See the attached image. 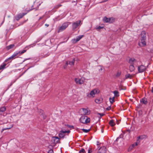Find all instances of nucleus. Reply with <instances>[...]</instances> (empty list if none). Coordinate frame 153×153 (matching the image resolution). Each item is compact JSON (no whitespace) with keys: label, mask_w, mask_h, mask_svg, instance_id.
Masks as SVG:
<instances>
[{"label":"nucleus","mask_w":153,"mask_h":153,"mask_svg":"<svg viewBox=\"0 0 153 153\" xmlns=\"http://www.w3.org/2000/svg\"><path fill=\"white\" fill-rule=\"evenodd\" d=\"M99 92V91L97 89H94L91 91L90 93H86L87 97L90 98L94 97L95 94H98Z\"/></svg>","instance_id":"f257e3e1"},{"label":"nucleus","mask_w":153,"mask_h":153,"mask_svg":"<svg viewBox=\"0 0 153 153\" xmlns=\"http://www.w3.org/2000/svg\"><path fill=\"white\" fill-rule=\"evenodd\" d=\"M141 38L140 43L143 46H145L146 45V33L145 31H143L141 33Z\"/></svg>","instance_id":"f03ea898"},{"label":"nucleus","mask_w":153,"mask_h":153,"mask_svg":"<svg viewBox=\"0 0 153 153\" xmlns=\"http://www.w3.org/2000/svg\"><path fill=\"white\" fill-rule=\"evenodd\" d=\"M70 24V22H66L63 23L59 28L58 32L59 33L65 30Z\"/></svg>","instance_id":"7ed1b4c3"},{"label":"nucleus","mask_w":153,"mask_h":153,"mask_svg":"<svg viewBox=\"0 0 153 153\" xmlns=\"http://www.w3.org/2000/svg\"><path fill=\"white\" fill-rule=\"evenodd\" d=\"M26 50H23L21 51H16L10 57L7 58V59H6L5 61L7 62L8 60H9L10 59H13L14 57H15V56H16L17 55H18V54L20 53V54H22L25 52H26Z\"/></svg>","instance_id":"20e7f679"},{"label":"nucleus","mask_w":153,"mask_h":153,"mask_svg":"<svg viewBox=\"0 0 153 153\" xmlns=\"http://www.w3.org/2000/svg\"><path fill=\"white\" fill-rule=\"evenodd\" d=\"M80 121L83 123H87L90 122V119L86 116H82L79 119Z\"/></svg>","instance_id":"39448f33"},{"label":"nucleus","mask_w":153,"mask_h":153,"mask_svg":"<svg viewBox=\"0 0 153 153\" xmlns=\"http://www.w3.org/2000/svg\"><path fill=\"white\" fill-rule=\"evenodd\" d=\"M81 23V21L80 20L77 21L73 23L72 25V28L73 30H74L76 28H77L80 25Z\"/></svg>","instance_id":"423d86ee"},{"label":"nucleus","mask_w":153,"mask_h":153,"mask_svg":"<svg viewBox=\"0 0 153 153\" xmlns=\"http://www.w3.org/2000/svg\"><path fill=\"white\" fill-rule=\"evenodd\" d=\"M70 132L69 130L65 131H60L59 134V136L60 138H63L65 136V133H69Z\"/></svg>","instance_id":"0eeeda50"},{"label":"nucleus","mask_w":153,"mask_h":153,"mask_svg":"<svg viewBox=\"0 0 153 153\" xmlns=\"http://www.w3.org/2000/svg\"><path fill=\"white\" fill-rule=\"evenodd\" d=\"M146 66L143 65H141L138 66V71L139 73H142L146 70Z\"/></svg>","instance_id":"6e6552de"},{"label":"nucleus","mask_w":153,"mask_h":153,"mask_svg":"<svg viewBox=\"0 0 153 153\" xmlns=\"http://www.w3.org/2000/svg\"><path fill=\"white\" fill-rule=\"evenodd\" d=\"M85 79L83 78H81L80 79L75 78V81L77 84H82L85 81Z\"/></svg>","instance_id":"1a4fd4ad"},{"label":"nucleus","mask_w":153,"mask_h":153,"mask_svg":"<svg viewBox=\"0 0 153 153\" xmlns=\"http://www.w3.org/2000/svg\"><path fill=\"white\" fill-rule=\"evenodd\" d=\"M106 152V148L105 146L100 148L98 151V153H105Z\"/></svg>","instance_id":"9d476101"},{"label":"nucleus","mask_w":153,"mask_h":153,"mask_svg":"<svg viewBox=\"0 0 153 153\" xmlns=\"http://www.w3.org/2000/svg\"><path fill=\"white\" fill-rule=\"evenodd\" d=\"M112 18H108L106 17L105 16L103 19V20L105 22H109L111 23L112 22Z\"/></svg>","instance_id":"9b49d317"},{"label":"nucleus","mask_w":153,"mask_h":153,"mask_svg":"<svg viewBox=\"0 0 153 153\" xmlns=\"http://www.w3.org/2000/svg\"><path fill=\"white\" fill-rule=\"evenodd\" d=\"M75 59H74L71 61H68L66 63V65H68V64L70 65L71 66H72L74 65L75 62Z\"/></svg>","instance_id":"f8f14e48"},{"label":"nucleus","mask_w":153,"mask_h":153,"mask_svg":"<svg viewBox=\"0 0 153 153\" xmlns=\"http://www.w3.org/2000/svg\"><path fill=\"white\" fill-rule=\"evenodd\" d=\"M59 138L57 137H53L52 139V141L54 143H56L59 141Z\"/></svg>","instance_id":"ddd939ff"},{"label":"nucleus","mask_w":153,"mask_h":153,"mask_svg":"<svg viewBox=\"0 0 153 153\" xmlns=\"http://www.w3.org/2000/svg\"><path fill=\"white\" fill-rule=\"evenodd\" d=\"M26 14V13H20L18 14L16 18V20H18L19 19L22 18L24 15Z\"/></svg>","instance_id":"4468645a"},{"label":"nucleus","mask_w":153,"mask_h":153,"mask_svg":"<svg viewBox=\"0 0 153 153\" xmlns=\"http://www.w3.org/2000/svg\"><path fill=\"white\" fill-rule=\"evenodd\" d=\"M147 136L145 135H143L138 136L137 138L139 140L140 139L143 140L147 138Z\"/></svg>","instance_id":"2eb2a0df"},{"label":"nucleus","mask_w":153,"mask_h":153,"mask_svg":"<svg viewBox=\"0 0 153 153\" xmlns=\"http://www.w3.org/2000/svg\"><path fill=\"white\" fill-rule=\"evenodd\" d=\"M82 110L83 113L85 114H90V113L89 111L87 109L85 108H82Z\"/></svg>","instance_id":"dca6fc26"},{"label":"nucleus","mask_w":153,"mask_h":153,"mask_svg":"<svg viewBox=\"0 0 153 153\" xmlns=\"http://www.w3.org/2000/svg\"><path fill=\"white\" fill-rule=\"evenodd\" d=\"M6 65V64L4 63H3L1 64L0 66V70L2 69H4L5 68V66Z\"/></svg>","instance_id":"f3484780"},{"label":"nucleus","mask_w":153,"mask_h":153,"mask_svg":"<svg viewBox=\"0 0 153 153\" xmlns=\"http://www.w3.org/2000/svg\"><path fill=\"white\" fill-rule=\"evenodd\" d=\"M129 69L131 72H132L134 70L135 68L133 64L131 65H130Z\"/></svg>","instance_id":"a211bd4d"},{"label":"nucleus","mask_w":153,"mask_h":153,"mask_svg":"<svg viewBox=\"0 0 153 153\" xmlns=\"http://www.w3.org/2000/svg\"><path fill=\"white\" fill-rule=\"evenodd\" d=\"M109 124L111 126H113L115 125V123L114 122V120H111L109 121Z\"/></svg>","instance_id":"6ab92c4d"},{"label":"nucleus","mask_w":153,"mask_h":153,"mask_svg":"<svg viewBox=\"0 0 153 153\" xmlns=\"http://www.w3.org/2000/svg\"><path fill=\"white\" fill-rule=\"evenodd\" d=\"M14 45L13 44L10 45L9 46L6 47V48L7 50H9V49L13 48L14 46Z\"/></svg>","instance_id":"aec40b11"},{"label":"nucleus","mask_w":153,"mask_h":153,"mask_svg":"<svg viewBox=\"0 0 153 153\" xmlns=\"http://www.w3.org/2000/svg\"><path fill=\"white\" fill-rule=\"evenodd\" d=\"M135 60V59L134 58H131L129 60V62L131 65L133 64Z\"/></svg>","instance_id":"412c9836"},{"label":"nucleus","mask_w":153,"mask_h":153,"mask_svg":"<svg viewBox=\"0 0 153 153\" xmlns=\"http://www.w3.org/2000/svg\"><path fill=\"white\" fill-rule=\"evenodd\" d=\"M113 93L116 97H118L119 96V92L118 91H113Z\"/></svg>","instance_id":"4be33fe9"},{"label":"nucleus","mask_w":153,"mask_h":153,"mask_svg":"<svg viewBox=\"0 0 153 153\" xmlns=\"http://www.w3.org/2000/svg\"><path fill=\"white\" fill-rule=\"evenodd\" d=\"M83 36L82 35H80L78 36H77L76 38V42L79 41L82 37Z\"/></svg>","instance_id":"5701e85b"},{"label":"nucleus","mask_w":153,"mask_h":153,"mask_svg":"<svg viewBox=\"0 0 153 153\" xmlns=\"http://www.w3.org/2000/svg\"><path fill=\"white\" fill-rule=\"evenodd\" d=\"M6 110V108L4 107H3L0 108V112H4Z\"/></svg>","instance_id":"b1692460"},{"label":"nucleus","mask_w":153,"mask_h":153,"mask_svg":"<svg viewBox=\"0 0 153 153\" xmlns=\"http://www.w3.org/2000/svg\"><path fill=\"white\" fill-rule=\"evenodd\" d=\"M141 102L144 104H146L147 103L146 100L144 98H142V99Z\"/></svg>","instance_id":"393cba45"},{"label":"nucleus","mask_w":153,"mask_h":153,"mask_svg":"<svg viewBox=\"0 0 153 153\" xmlns=\"http://www.w3.org/2000/svg\"><path fill=\"white\" fill-rule=\"evenodd\" d=\"M109 101L112 104L114 102V97H113V98H109Z\"/></svg>","instance_id":"a878e982"},{"label":"nucleus","mask_w":153,"mask_h":153,"mask_svg":"<svg viewBox=\"0 0 153 153\" xmlns=\"http://www.w3.org/2000/svg\"><path fill=\"white\" fill-rule=\"evenodd\" d=\"M82 130L85 133H87L90 130V129H82Z\"/></svg>","instance_id":"bb28decb"},{"label":"nucleus","mask_w":153,"mask_h":153,"mask_svg":"<svg viewBox=\"0 0 153 153\" xmlns=\"http://www.w3.org/2000/svg\"><path fill=\"white\" fill-rule=\"evenodd\" d=\"M121 74V72H118L116 74V76L117 77H118L120 76Z\"/></svg>","instance_id":"cd10ccee"},{"label":"nucleus","mask_w":153,"mask_h":153,"mask_svg":"<svg viewBox=\"0 0 153 153\" xmlns=\"http://www.w3.org/2000/svg\"><path fill=\"white\" fill-rule=\"evenodd\" d=\"M80 153H84L85 152V150L84 149H82L79 152Z\"/></svg>","instance_id":"c85d7f7f"},{"label":"nucleus","mask_w":153,"mask_h":153,"mask_svg":"<svg viewBox=\"0 0 153 153\" xmlns=\"http://www.w3.org/2000/svg\"><path fill=\"white\" fill-rule=\"evenodd\" d=\"M131 76L130 74H128L126 75L125 76V78L126 79H127L128 78H129L131 77Z\"/></svg>","instance_id":"c756f323"},{"label":"nucleus","mask_w":153,"mask_h":153,"mask_svg":"<svg viewBox=\"0 0 153 153\" xmlns=\"http://www.w3.org/2000/svg\"><path fill=\"white\" fill-rule=\"evenodd\" d=\"M95 102L97 103H100V100L98 99H96L95 100Z\"/></svg>","instance_id":"7c9ffc66"},{"label":"nucleus","mask_w":153,"mask_h":153,"mask_svg":"<svg viewBox=\"0 0 153 153\" xmlns=\"http://www.w3.org/2000/svg\"><path fill=\"white\" fill-rule=\"evenodd\" d=\"M76 39H74L72 40V42L73 43H76L77 42H76Z\"/></svg>","instance_id":"2f4dec72"},{"label":"nucleus","mask_w":153,"mask_h":153,"mask_svg":"<svg viewBox=\"0 0 153 153\" xmlns=\"http://www.w3.org/2000/svg\"><path fill=\"white\" fill-rule=\"evenodd\" d=\"M103 28V27H101V26H99L97 27L96 29L98 30H100V29H102Z\"/></svg>","instance_id":"473e14b6"},{"label":"nucleus","mask_w":153,"mask_h":153,"mask_svg":"<svg viewBox=\"0 0 153 153\" xmlns=\"http://www.w3.org/2000/svg\"><path fill=\"white\" fill-rule=\"evenodd\" d=\"M48 153H53V150L52 149L49 150L48 151Z\"/></svg>","instance_id":"72a5a7b5"},{"label":"nucleus","mask_w":153,"mask_h":153,"mask_svg":"<svg viewBox=\"0 0 153 153\" xmlns=\"http://www.w3.org/2000/svg\"><path fill=\"white\" fill-rule=\"evenodd\" d=\"M140 142V140H139L138 139L137 140L136 142L135 143L136 144V145H138L139 144Z\"/></svg>","instance_id":"f704fd0d"},{"label":"nucleus","mask_w":153,"mask_h":153,"mask_svg":"<svg viewBox=\"0 0 153 153\" xmlns=\"http://www.w3.org/2000/svg\"><path fill=\"white\" fill-rule=\"evenodd\" d=\"M98 114H99V115H100V117H101L102 116H103L104 115V114L103 113H98Z\"/></svg>","instance_id":"c9c22d12"},{"label":"nucleus","mask_w":153,"mask_h":153,"mask_svg":"<svg viewBox=\"0 0 153 153\" xmlns=\"http://www.w3.org/2000/svg\"><path fill=\"white\" fill-rule=\"evenodd\" d=\"M13 126V125H11L10 126V127L6 128H5L4 129V130L9 129L10 128H11Z\"/></svg>","instance_id":"e433bc0d"},{"label":"nucleus","mask_w":153,"mask_h":153,"mask_svg":"<svg viewBox=\"0 0 153 153\" xmlns=\"http://www.w3.org/2000/svg\"><path fill=\"white\" fill-rule=\"evenodd\" d=\"M61 6V5L59 4V5H57V6H56V7H55L56 9H57V8H59V7H60Z\"/></svg>","instance_id":"4c0bfd02"},{"label":"nucleus","mask_w":153,"mask_h":153,"mask_svg":"<svg viewBox=\"0 0 153 153\" xmlns=\"http://www.w3.org/2000/svg\"><path fill=\"white\" fill-rule=\"evenodd\" d=\"M111 109V107L110 106L106 108V110H109Z\"/></svg>","instance_id":"58836bf2"},{"label":"nucleus","mask_w":153,"mask_h":153,"mask_svg":"<svg viewBox=\"0 0 153 153\" xmlns=\"http://www.w3.org/2000/svg\"><path fill=\"white\" fill-rule=\"evenodd\" d=\"M91 149H89L88 150V153H91Z\"/></svg>","instance_id":"ea45409f"},{"label":"nucleus","mask_w":153,"mask_h":153,"mask_svg":"<svg viewBox=\"0 0 153 153\" xmlns=\"http://www.w3.org/2000/svg\"><path fill=\"white\" fill-rule=\"evenodd\" d=\"M121 138V137H120V136H119V137H118L117 138L116 140H115V141H117L118 140V139H119V138Z\"/></svg>","instance_id":"a19ab883"},{"label":"nucleus","mask_w":153,"mask_h":153,"mask_svg":"<svg viewBox=\"0 0 153 153\" xmlns=\"http://www.w3.org/2000/svg\"><path fill=\"white\" fill-rule=\"evenodd\" d=\"M102 67H101L100 69H99V71H102Z\"/></svg>","instance_id":"79ce46f5"},{"label":"nucleus","mask_w":153,"mask_h":153,"mask_svg":"<svg viewBox=\"0 0 153 153\" xmlns=\"http://www.w3.org/2000/svg\"><path fill=\"white\" fill-rule=\"evenodd\" d=\"M137 146V145H136V144L135 143L134 144H133L132 145V146H133V147H134V146Z\"/></svg>","instance_id":"37998d69"},{"label":"nucleus","mask_w":153,"mask_h":153,"mask_svg":"<svg viewBox=\"0 0 153 153\" xmlns=\"http://www.w3.org/2000/svg\"><path fill=\"white\" fill-rule=\"evenodd\" d=\"M137 146V145H136V144L135 143L134 144H133L132 145V146H133V147H134V146Z\"/></svg>","instance_id":"c03bdc74"},{"label":"nucleus","mask_w":153,"mask_h":153,"mask_svg":"<svg viewBox=\"0 0 153 153\" xmlns=\"http://www.w3.org/2000/svg\"><path fill=\"white\" fill-rule=\"evenodd\" d=\"M67 65H66V64H65V65L64 66V69L66 68L67 67Z\"/></svg>","instance_id":"a18cd8bd"},{"label":"nucleus","mask_w":153,"mask_h":153,"mask_svg":"<svg viewBox=\"0 0 153 153\" xmlns=\"http://www.w3.org/2000/svg\"><path fill=\"white\" fill-rule=\"evenodd\" d=\"M45 25L47 27H48L49 26V25L46 24Z\"/></svg>","instance_id":"49530a36"},{"label":"nucleus","mask_w":153,"mask_h":153,"mask_svg":"<svg viewBox=\"0 0 153 153\" xmlns=\"http://www.w3.org/2000/svg\"><path fill=\"white\" fill-rule=\"evenodd\" d=\"M99 145V142L98 141L97 142V145L98 146Z\"/></svg>","instance_id":"de8ad7c7"},{"label":"nucleus","mask_w":153,"mask_h":153,"mask_svg":"<svg viewBox=\"0 0 153 153\" xmlns=\"http://www.w3.org/2000/svg\"><path fill=\"white\" fill-rule=\"evenodd\" d=\"M151 91L152 93H153V87L152 88Z\"/></svg>","instance_id":"09e8293b"},{"label":"nucleus","mask_w":153,"mask_h":153,"mask_svg":"<svg viewBox=\"0 0 153 153\" xmlns=\"http://www.w3.org/2000/svg\"><path fill=\"white\" fill-rule=\"evenodd\" d=\"M43 117L44 119H45L46 117V116H44V115H43Z\"/></svg>","instance_id":"8fccbe9b"},{"label":"nucleus","mask_w":153,"mask_h":153,"mask_svg":"<svg viewBox=\"0 0 153 153\" xmlns=\"http://www.w3.org/2000/svg\"><path fill=\"white\" fill-rule=\"evenodd\" d=\"M127 131H128V132L129 133H130V132H131V131L130 130H127Z\"/></svg>","instance_id":"3c124183"},{"label":"nucleus","mask_w":153,"mask_h":153,"mask_svg":"<svg viewBox=\"0 0 153 153\" xmlns=\"http://www.w3.org/2000/svg\"><path fill=\"white\" fill-rule=\"evenodd\" d=\"M68 126L69 127H73V126H68Z\"/></svg>","instance_id":"603ef678"},{"label":"nucleus","mask_w":153,"mask_h":153,"mask_svg":"<svg viewBox=\"0 0 153 153\" xmlns=\"http://www.w3.org/2000/svg\"><path fill=\"white\" fill-rule=\"evenodd\" d=\"M25 71L24 72V73L22 74V75H21L20 76V77L21 76H22V75H23V74L25 73Z\"/></svg>","instance_id":"864d4df0"},{"label":"nucleus","mask_w":153,"mask_h":153,"mask_svg":"<svg viewBox=\"0 0 153 153\" xmlns=\"http://www.w3.org/2000/svg\"><path fill=\"white\" fill-rule=\"evenodd\" d=\"M42 18V17H40V18H39V19H41Z\"/></svg>","instance_id":"5fc2aeb1"},{"label":"nucleus","mask_w":153,"mask_h":153,"mask_svg":"<svg viewBox=\"0 0 153 153\" xmlns=\"http://www.w3.org/2000/svg\"><path fill=\"white\" fill-rule=\"evenodd\" d=\"M102 133H103V130H102Z\"/></svg>","instance_id":"6e6d98bb"}]
</instances>
